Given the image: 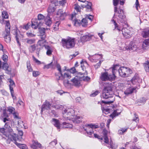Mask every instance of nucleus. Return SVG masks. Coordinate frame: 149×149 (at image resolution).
Masks as SVG:
<instances>
[{"label":"nucleus","instance_id":"25","mask_svg":"<svg viewBox=\"0 0 149 149\" xmlns=\"http://www.w3.org/2000/svg\"><path fill=\"white\" fill-rule=\"evenodd\" d=\"M111 21L115 26V29L118 31V32L122 31V30L123 29L113 19L111 20Z\"/></svg>","mask_w":149,"mask_h":149},{"label":"nucleus","instance_id":"2","mask_svg":"<svg viewBox=\"0 0 149 149\" xmlns=\"http://www.w3.org/2000/svg\"><path fill=\"white\" fill-rule=\"evenodd\" d=\"M4 127L6 129L1 128L0 131L6 137V138H5L3 137V138L6 139L7 143H10V141L12 140L13 136H14L15 134H16L13 132V130L7 123H5Z\"/></svg>","mask_w":149,"mask_h":149},{"label":"nucleus","instance_id":"54","mask_svg":"<svg viewBox=\"0 0 149 149\" xmlns=\"http://www.w3.org/2000/svg\"><path fill=\"white\" fill-rule=\"evenodd\" d=\"M134 5L135 7L136 8V9L138 10V7H140V4L138 0H136Z\"/></svg>","mask_w":149,"mask_h":149},{"label":"nucleus","instance_id":"34","mask_svg":"<svg viewBox=\"0 0 149 149\" xmlns=\"http://www.w3.org/2000/svg\"><path fill=\"white\" fill-rule=\"evenodd\" d=\"M46 42V41L45 40V39H41V40H40L38 41V44L40 46H44L45 47V46L46 45H45Z\"/></svg>","mask_w":149,"mask_h":149},{"label":"nucleus","instance_id":"1","mask_svg":"<svg viewBox=\"0 0 149 149\" xmlns=\"http://www.w3.org/2000/svg\"><path fill=\"white\" fill-rule=\"evenodd\" d=\"M74 111L72 109H65L63 112V116L66 119L70 120L72 119L74 123H79L81 121L82 117L74 115Z\"/></svg>","mask_w":149,"mask_h":149},{"label":"nucleus","instance_id":"31","mask_svg":"<svg viewBox=\"0 0 149 149\" xmlns=\"http://www.w3.org/2000/svg\"><path fill=\"white\" fill-rule=\"evenodd\" d=\"M143 65L146 72L149 73V60H147L146 63H144Z\"/></svg>","mask_w":149,"mask_h":149},{"label":"nucleus","instance_id":"41","mask_svg":"<svg viewBox=\"0 0 149 149\" xmlns=\"http://www.w3.org/2000/svg\"><path fill=\"white\" fill-rule=\"evenodd\" d=\"M15 109L12 107H9L7 108V111L9 112V114H13L15 112Z\"/></svg>","mask_w":149,"mask_h":149},{"label":"nucleus","instance_id":"22","mask_svg":"<svg viewBox=\"0 0 149 149\" xmlns=\"http://www.w3.org/2000/svg\"><path fill=\"white\" fill-rule=\"evenodd\" d=\"M31 147L33 149H38L37 147L40 148H42L41 144L36 141H33V144L31 145Z\"/></svg>","mask_w":149,"mask_h":149},{"label":"nucleus","instance_id":"38","mask_svg":"<svg viewBox=\"0 0 149 149\" xmlns=\"http://www.w3.org/2000/svg\"><path fill=\"white\" fill-rule=\"evenodd\" d=\"M56 8L55 7L50 6L47 10L48 13H51L54 12L55 11Z\"/></svg>","mask_w":149,"mask_h":149},{"label":"nucleus","instance_id":"8","mask_svg":"<svg viewBox=\"0 0 149 149\" xmlns=\"http://www.w3.org/2000/svg\"><path fill=\"white\" fill-rule=\"evenodd\" d=\"M112 90V88L110 86L105 87L102 93V97L104 99L112 98V95H111Z\"/></svg>","mask_w":149,"mask_h":149},{"label":"nucleus","instance_id":"33","mask_svg":"<svg viewBox=\"0 0 149 149\" xmlns=\"http://www.w3.org/2000/svg\"><path fill=\"white\" fill-rule=\"evenodd\" d=\"M88 3L85 6V8H86V11H91L92 10V3L90 2H87Z\"/></svg>","mask_w":149,"mask_h":149},{"label":"nucleus","instance_id":"3","mask_svg":"<svg viewBox=\"0 0 149 149\" xmlns=\"http://www.w3.org/2000/svg\"><path fill=\"white\" fill-rule=\"evenodd\" d=\"M119 66L118 65H114L112 68V74H109L105 72L102 73L100 77V79L102 81H112L115 80L116 76L114 74V71L118 69Z\"/></svg>","mask_w":149,"mask_h":149},{"label":"nucleus","instance_id":"7","mask_svg":"<svg viewBox=\"0 0 149 149\" xmlns=\"http://www.w3.org/2000/svg\"><path fill=\"white\" fill-rule=\"evenodd\" d=\"M85 126L84 127V130L86 132L89 136L90 137H91V135L93 133V129H96L99 127L98 125L92 123L86 124Z\"/></svg>","mask_w":149,"mask_h":149},{"label":"nucleus","instance_id":"35","mask_svg":"<svg viewBox=\"0 0 149 149\" xmlns=\"http://www.w3.org/2000/svg\"><path fill=\"white\" fill-rule=\"evenodd\" d=\"M71 81L73 83V84L76 86L79 85L80 83L77 78L74 77L71 80Z\"/></svg>","mask_w":149,"mask_h":149},{"label":"nucleus","instance_id":"45","mask_svg":"<svg viewBox=\"0 0 149 149\" xmlns=\"http://www.w3.org/2000/svg\"><path fill=\"white\" fill-rule=\"evenodd\" d=\"M2 17L4 19H8V15L6 11H3L2 13Z\"/></svg>","mask_w":149,"mask_h":149},{"label":"nucleus","instance_id":"32","mask_svg":"<svg viewBox=\"0 0 149 149\" xmlns=\"http://www.w3.org/2000/svg\"><path fill=\"white\" fill-rule=\"evenodd\" d=\"M62 125H63L62 127L64 128H72V125L66 122L63 123Z\"/></svg>","mask_w":149,"mask_h":149},{"label":"nucleus","instance_id":"20","mask_svg":"<svg viewBox=\"0 0 149 149\" xmlns=\"http://www.w3.org/2000/svg\"><path fill=\"white\" fill-rule=\"evenodd\" d=\"M92 36L90 34H88L83 36L81 38V42L82 43L90 40L91 39Z\"/></svg>","mask_w":149,"mask_h":149},{"label":"nucleus","instance_id":"52","mask_svg":"<svg viewBox=\"0 0 149 149\" xmlns=\"http://www.w3.org/2000/svg\"><path fill=\"white\" fill-rule=\"evenodd\" d=\"M1 50L3 51L4 54H6L7 53V52L5 49H3V45L0 43V51Z\"/></svg>","mask_w":149,"mask_h":149},{"label":"nucleus","instance_id":"21","mask_svg":"<svg viewBox=\"0 0 149 149\" xmlns=\"http://www.w3.org/2000/svg\"><path fill=\"white\" fill-rule=\"evenodd\" d=\"M51 122L58 129H61V126H60L58 120L56 119L53 118L51 121Z\"/></svg>","mask_w":149,"mask_h":149},{"label":"nucleus","instance_id":"5","mask_svg":"<svg viewBox=\"0 0 149 149\" xmlns=\"http://www.w3.org/2000/svg\"><path fill=\"white\" fill-rule=\"evenodd\" d=\"M117 11V7H114V12H115L114 15L113 17H117V18L119 22L121 23H125L126 21L125 16L124 15L123 11L122 9H120L119 11Z\"/></svg>","mask_w":149,"mask_h":149},{"label":"nucleus","instance_id":"47","mask_svg":"<svg viewBox=\"0 0 149 149\" xmlns=\"http://www.w3.org/2000/svg\"><path fill=\"white\" fill-rule=\"evenodd\" d=\"M127 128H122V129L118 130V133L120 134H122L127 131Z\"/></svg>","mask_w":149,"mask_h":149},{"label":"nucleus","instance_id":"19","mask_svg":"<svg viewBox=\"0 0 149 149\" xmlns=\"http://www.w3.org/2000/svg\"><path fill=\"white\" fill-rule=\"evenodd\" d=\"M142 81V79L139 77L138 74H135L131 80L133 84H135L136 83H140Z\"/></svg>","mask_w":149,"mask_h":149},{"label":"nucleus","instance_id":"63","mask_svg":"<svg viewBox=\"0 0 149 149\" xmlns=\"http://www.w3.org/2000/svg\"><path fill=\"white\" fill-rule=\"evenodd\" d=\"M66 3V0H61L60 1V4L62 6H63Z\"/></svg>","mask_w":149,"mask_h":149},{"label":"nucleus","instance_id":"64","mask_svg":"<svg viewBox=\"0 0 149 149\" xmlns=\"http://www.w3.org/2000/svg\"><path fill=\"white\" fill-rule=\"evenodd\" d=\"M33 60L37 63L38 64H41V63L40 61H39L37 59H36L34 56H33Z\"/></svg>","mask_w":149,"mask_h":149},{"label":"nucleus","instance_id":"9","mask_svg":"<svg viewBox=\"0 0 149 149\" xmlns=\"http://www.w3.org/2000/svg\"><path fill=\"white\" fill-rule=\"evenodd\" d=\"M39 21H41L42 22V20H44L45 24L47 26H50L52 23V21L49 15H48L45 18L42 14H39L38 15V19Z\"/></svg>","mask_w":149,"mask_h":149},{"label":"nucleus","instance_id":"62","mask_svg":"<svg viewBox=\"0 0 149 149\" xmlns=\"http://www.w3.org/2000/svg\"><path fill=\"white\" fill-rule=\"evenodd\" d=\"M57 143V141L56 139H54L53 141H52L50 143V144L52 145L53 146H55Z\"/></svg>","mask_w":149,"mask_h":149},{"label":"nucleus","instance_id":"26","mask_svg":"<svg viewBox=\"0 0 149 149\" xmlns=\"http://www.w3.org/2000/svg\"><path fill=\"white\" fill-rule=\"evenodd\" d=\"M142 47L145 49L149 48V38L146 39L143 41Z\"/></svg>","mask_w":149,"mask_h":149},{"label":"nucleus","instance_id":"11","mask_svg":"<svg viewBox=\"0 0 149 149\" xmlns=\"http://www.w3.org/2000/svg\"><path fill=\"white\" fill-rule=\"evenodd\" d=\"M21 140L20 139H19L18 138H17V135L16 134H15L14 136H13L12 140L11 141H13L14 143L19 148L22 149H27V147L25 144L18 143L16 141H20Z\"/></svg>","mask_w":149,"mask_h":149},{"label":"nucleus","instance_id":"24","mask_svg":"<svg viewBox=\"0 0 149 149\" xmlns=\"http://www.w3.org/2000/svg\"><path fill=\"white\" fill-rule=\"evenodd\" d=\"M45 49L47 50V55L48 56H51L53 52L52 47L48 45H47L45 46Z\"/></svg>","mask_w":149,"mask_h":149},{"label":"nucleus","instance_id":"15","mask_svg":"<svg viewBox=\"0 0 149 149\" xmlns=\"http://www.w3.org/2000/svg\"><path fill=\"white\" fill-rule=\"evenodd\" d=\"M51 107V104L46 100L44 103L42 105L41 108V113L45 109L47 110L50 109Z\"/></svg>","mask_w":149,"mask_h":149},{"label":"nucleus","instance_id":"61","mask_svg":"<svg viewBox=\"0 0 149 149\" xmlns=\"http://www.w3.org/2000/svg\"><path fill=\"white\" fill-rule=\"evenodd\" d=\"M99 93V92L98 91H95V92L91 94V97H95L97 95L98 93Z\"/></svg>","mask_w":149,"mask_h":149},{"label":"nucleus","instance_id":"6","mask_svg":"<svg viewBox=\"0 0 149 149\" xmlns=\"http://www.w3.org/2000/svg\"><path fill=\"white\" fill-rule=\"evenodd\" d=\"M118 71L120 75L123 77H127L132 73V70L126 67H121L119 68Z\"/></svg>","mask_w":149,"mask_h":149},{"label":"nucleus","instance_id":"57","mask_svg":"<svg viewBox=\"0 0 149 149\" xmlns=\"http://www.w3.org/2000/svg\"><path fill=\"white\" fill-rule=\"evenodd\" d=\"M39 74V72L37 71H33V76L35 77L38 76Z\"/></svg>","mask_w":149,"mask_h":149},{"label":"nucleus","instance_id":"44","mask_svg":"<svg viewBox=\"0 0 149 149\" xmlns=\"http://www.w3.org/2000/svg\"><path fill=\"white\" fill-rule=\"evenodd\" d=\"M27 68L29 72H31L33 71V69L31 65L29 62L28 61L27 62Z\"/></svg>","mask_w":149,"mask_h":149},{"label":"nucleus","instance_id":"27","mask_svg":"<svg viewBox=\"0 0 149 149\" xmlns=\"http://www.w3.org/2000/svg\"><path fill=\"white\" fill-rule=\"evenodd\" d=\"M107 133L108 131L105 129H104L103 130L102 133L104 135V142L106 143H108L109 142L107 136Z\"/></svg>","mask_w":149,"mask_h":149},{"label":"nucleus","instance_id":"28","mask_svg":"<svg viewBox=\"0 0 149 149\" xmlns=\"http://www.w3.org/2000/svg\"><path fill=\"white\" fill-rule=\"evenodd\" d=\"M141 35L143 38H146L148 37L149 35V29H145L143 30Z\"/></svg>","mask_w":149,"mask_h":149},{"label":"nucleus","instance_id":"51","mask_svg":"<svg viewBox=\"0 0 149 149\" xmlns=\"http://www.w3.org/2000/svg\"><path fill=\"white\" fill-rule=\"evenodd\" d=\"M103 113H105L106 114H108L110 112V110L109 109L103 108L102 109Z\"/></svg>","mask_w":149,"mask_h":149},{"label":"nucleus","instance_id":"18","mask_svg":"<svg viewBox=\"0 0 149 149\" xmlns=\"http://www.w3.org/2000/svg\"><path fill=\"white\" fill-rule=\"evenodd\" d=\"M61 76H59L58 77H56V79L58 80H63L66 78L70 79L71 78L70 75V73L68 72H65L63 74L62 73L61 74H60Z\"/></svg>","mask_w":149,"mask_h":149},{"label":"nucleus","instance_id":"59","mask_svg":"<svg viewBox=\"0 0 149 149\" xmlns=\"http://www.w3.org/2000/svg\"><path fill=\"white\" fill-rule=\"evenodd\" d=\"M56 67L57 68L59 72V73L60 74H61L62 72L61 70V68L60 65L59 64H57L56 65Z\"/></svg>","mask_w":149,"mask_h":149},{"label":"nucleus","instance_id":"42","mask_svg":"<svg viewBox=\"0 0 149 149\" xmlns=\"http://www.w3.org/2000/svg\"><path fill=\"white\" fill-rule=\"evenodd\" d=\"M73 22L75 26H78L81 24V22L79 20L77 19H75L73 20Z\"/></svg>","mask_w":149,"mask_h":149},{"label":"nucleus","instance_id":"55","mask_svg":"<svg viewBox=\"0 0 149 149\" xmlns=\"http://www.w3.org/2000/svg\"><path fill=\"white\" fill-rule=\"evenodd\" d=\"M53 107L56 109H59L62 107V106L60 104H56L53 105Z\"/></svg>","mask_w":149,"mask_h":149},{"label":"nucleus","instance_id":"46","mask_svg":"<svg viewBox=\"0 0 149 149\" xmlns=\"http://www.w3.org/2000/svg\"><path fill=\"white\" fill-rule=\"evenodd\" d=\"M8 65L6 62H3L2 67L3 69L5 70H7L8 68Z\"/></svg>","mask_w":149,"mask_h":149},{"label":"nucleus","instance_id":"13","mask_svg":"<svg viewBox=\"0 0 149 149\" xmlns=\"http://www.w3.org/2000/svg\"><path fill=\"white\" fill-rule=\"evenodd\" d=\"M8 80L9 83V86L11 95L12 97L13 98L14 97L13 88L15 86V84L14 81L12 79H8Z\"/></svg>","mask_w":149,"mask_h":149},{"label":"nucleus","instance_id":"56","mask_svg":"<svg viewBox=\"0 0 149 149\" xmlns=\"http://www.w3.org/2000/svg\"><path fill=\"white\" fill-rule=\"evenodd\" d=\"M2 59L4 62H6L7 61L8 56L6 54H3L2 57Z\"/></svg>","mask_w":149,"mask_h":149},{"label":"nucleus","instance_id":"14","mask_svg":"<svg viewBox=\"0 0 149 149\" xmlns=\"http://www.w3.org/2000/svg\"><path fill=\"white\" fill-rule=\"evenodd\" d=\"M57 17L61 20L64 19L66 15V14L64 12L62 9H60L57 11L56 14Z\"/></svg>","mask_w":149,"mask_h":149},{"label":"nucleus","instance_id":"36","mask_svg":"<svg viewBox=\"0 0 149 149\" xmlns=\"http://www.w3.org/2000/svg\"><path fill=\"white\" fill-rule=\"evenodd\" d=\"M101 58V55L95 54L92 57V62H96Z\"/></svg>","mask_w":149,"mask_h":149},{"label":"nucleus","instance_id":"29","mask_svg":"<svg viewBox=\"0 0 149 149\" xmlns=\"http://www.w3.org/2000/svg\"><path fill=\"white\" fill-rule=\"evenodd\" d=\"M6 33L4 37L5 41L6 42H9L10 41V33H8V32H6Z\"/></svg>","mask_w":149,"mask_h":149},{"label":"nucleus","instance_id":"30","mask_svg":"<svg viewBox=\"0 0 149 149\" xmlns=\"http://www.w3.org/2000/svg\"><path fill=\"white\" fill-rule=\"evenodd\" d=\"M6 24L5 32H8V33L10 32V25L9 21H5Z\"/></svg>","mask_w":149,"mask_h":149},{"label":"nucleus","instance_id":"39","mask_svg":"<svg viewBox=\"0 0 149 149\" xmlns=\"http://www.w3.org/2000/svg\"><path fill=\"white\" fill-rule=\"evenodd\" d=\"M60 21L56 22L53 25V28L55 31H56L58 29L59 26L60 24Z\"/></svg>","mask_w":149,"mask_h":149},{"label":"nucleus","instance_id":"10","mask_svg":"<svg viewBox=\"0 0 149 149\" xmlns=\"http://www.w3.org/2000/svg\"><path fill=\"white\" fill-rule=\"evenodd\" d=\"M132 29L129 27L124 28L122 30V33L123 36L126 38H130L132 35V33L131 31Z\"/></svg>","mask_w":149,"mask_h":149},{"label":"nucleus","instance_id":"53","mask_svg":"<svg viewBox=\"0 0 149 149\" xmlns=\"http://www.w3.org/2000/svg\"><path fill=\"white\" fill-rule=\"evenodd\" d=\"M74 9L77 12H80L81 8L79 6L78 4H75Z\"/></svg>","mask_w":149,"mask_h":149},{"label":"nucleus","instance_id":"58","mask_svg":"<svg viewBox=\"0 0 149 149\" xmlns=\"http://www.w3.org/2000/svg\"><path fill=\"white\" fill-rule=\"evenodd\" d=\"M27 36L30 37H34L35 36V35L34 34L32 33L31 32H27L26 33Z\"/></svg>","mask_w":149,"mask_h":149},{"label":"nucleus","instance_id":"48","mask_svg":"<svg viewBox=\"0 0 149 149\" xmlns=\"http://www.w3.org/2000/svg\"><path fill=\"white\" fill-rule=\"evenodd\" d=\"M134 117L133 120L136 122H138L139 121V118H138V116L136 114V113H134Z\"/></svg>","mask_w":149,"mask_h":149},{"label":"nucleus","instance_id":"40","mask_svg":"<svg viewBox=\"0 0 149 149\" xmlns=\"http://www.w3.org/2000/svg\"><path fill=\"white\" fill-rule=\"evenodd\" d=\"M88 24L86 18H83L81 22V24L83 27L86 26Z\"/></svg>","mask_w":149,"mask_h":149},{"label":"nucleus","instance_id":"16","mask_svg":"<svg viewBox=\"0 0 149 149\" xmlns=\"http://www.w3.org/2000/svg\"><path fill=\"white\" fill-rule=\"evenodd\" d=\"M126 48L127 50H132L134 51H137L139 49V47L133 42H131L128 46L126 47Z\"/></svg>","mask_w":149,"mask_h":149},{"label":"nucleus","instance_id":"17","mask_svg":"<svg viewBox=\"0 0 149 149\" xmlns=\"http://www.w3.org/2000/svg\"><path fill=\"white\" fill-rule=\"evenodd\" d=\"M48 29L45 28H41L39 29V31L40 33V35L41 39H45L46 38L45 31L48 30Z\"/></svg>","mask_w":149,"mask_h":149},{"label":"nucleus","instance_id":"60","mask_svg":"<svg viewBox=\"0 0 149 149\" xmlns=\"http://www.w3.org/2000/svg\"><path fill=\"white\" fill-rule=\"evenodd\" d=\"M1 93L3 95H4L6 96H8L9 95V93L6 91L3 90H2Z\"/></svg>","mask_w":149,"mask_h":149},{"label":"nucleus","instance_id":"4","mask_svg":"<svg viewBox=\"0 0 149 149\" xmlns=\"http://www.w3.org/2000/svg\"><path fill=\"white\" fill-rule=\"evenodd\" d=\"M61 43L64 47L69 49L74 47L75 42L74 38L69 37L67 39H62Z\"/></svg>","mask_w":149,"mask_h":149},{"label":"nucleus","instance_id":"12","mask_svg":"<svg viewBox=\"0 0 149 149\" xmlns=\"http://www.w3.org/2000/svg\"><path fill=\"white\" fill-rule=\"evenodd\" d=\"M32 27L36 29L37 28H39L40 26L43 25V22H42L41 21H39L36 19H32Z\"/></svg>","mask_w":149,"mask_h":149},{"label":"nucleus","instance_id":"23","mask_svg":"<svg viewBox=\"0 0 149 149\" xmlns=\"http://www.w3.org/2000/svg\"><path fill=\"white\" fill-rule=\"evenodd\" d=\"M136 89V88L135 87L133 88L130 87L127 88L124 91V93L125 95L128 96L129 95L132 93Z\"/></svg>","mask_w":149,"mask_h":149},{"label":"nucleus","instance_id":"37","mask_svg":"<svg viewBox=\"0 0 149 149\" xmlns=\"http://www.w3.org/2000/svg\"><path fill=\"white\" fill-rule=\"evenodd\" d=\"M117 109H116V110H115L113 111V112L112 113V114H111L110 115V117H111L112 118V119H113L114 117L118 116L120 114V112H117Z\"/></svg>","mask_w":149,"mask_h":149},{"label":"nucleus","instance_id":"43","mask_svg":"<svg viewBox=\"0 0 149 149\" xmlns=\"http://www.w3.org/2000/svg\"><path fill=\"white\" fill-rule=\"evenodd\" d=\"M36 49V47L35 45H32L29 48V51L33 53L34 52Z\"/></svg>","mask_w":149,"mask_h":149},{"label":"nucleus","instance_id":"50","mask_svg":"<svg viewBox=\"0 0 149 149\" xmlns=\"http://www.w3.org/2000/svg\"><path fill=\"white\" fill-rule=\"evenodd\" d=\"M18 132L19 135V136L20 137H19L18 136V137H17V138H18L19 139H20V138L21 140H22V136H23V132L22 130H18Z\"/></svg>","mask_w":149,"mask_h":149},{"label":"nucleus","instance_id":"49","mask_svg":"<svg viewBox=\"0 0 149 149\" xmlns=\"http://www.w3.org/2000/svg\"><path fill=\"white\" fill-rule=\"evenodd\" d=\"M35 40L34 39H28L27 40V43L29 44H31L35 42Z\"/></svg>","mask_w":149,"mask_h":149}]
</instances>
